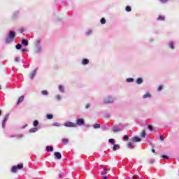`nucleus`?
I'll list each match as a JSON object with an SVG mask.
<instances>
[{"label":"nucleus","mask_w":179,"mask_h":179,"mask_svg":"<svg viewBox=\"0 0 179 179\" xmlns=\"http://www.w3.org/2000/svg\"><path fill=\"white\" fill-rule=\"evenodd\" d=\"M16 37V34L13 31H10L8 36L6 38V44H10Z\"/></svg>","instance_id":"obj_1"},{"label":"nucleus","mask_w":179,"mask_h":179,"mask_svg":"<svg viewBox=\"0 0 179 179\" xmlns=\"http://www.w3.org/2000/svg\"><path fill=\"white\" fill-rule=\"evenodd\" d=\"M64 127H70V128H75L76 127V124L72 122H66L64 123Z\"/></svg>","instance_id":"obj_2"},{"label":"nucleus","mask_w":179,"mask_h":179,"mask_svg":"<svg viewBox=\"0 0 179 179\" xmlns=\"http://www.w3.org/2000/svg\"><path fill=\"white\" fill-rule=\"evenodd\" d=\"M104 103H114V98H111L108 96L104 99Z\"/></svg>","instance_id":"obj_3"},{"label":"nucleus","mask_w":179,"mask_h":179,"mask_svg":"<svg viewBox=\"0 0 179 179\" xmlns=\"http://www.w3.org/2000/svg\"><path fill=\"white\" fill-rule=\"evenodd\" d=\"M76 124L77 125H83L85 124V120H83V118H79L76 120Z\"/></svg>","instance_id":"obj_4"},{"label":"nucleus","mask_w":179,"mask_h":179,"mask_svg":"<svg viewBox=\"0 0 179 179\" xmlns=\"http://www.w3.org/2000/svg\"><path fill=\"white\" fill-rule=\"evenodd\" d=\"M8 118H9V114L6 115V116L3 120L2 128H5V124L6 122V121H8Z\"/></svg>","instance_id":"obj_5"},{"label":"nucleus","mask_w":179,"mask_h":179,"mask_svg":"<svg viewBox=\"0 0 179 179\" xmlns=\"http://www.w3.org/2000/svg\"><path fill=\"white\" fill-rule=\"evenodd\" d=\"M36 73H37V69H34L33 72L30 75V79H34V76H36Z\"/></svg>","instance_id":"obj_6"},{"label":"nucleus","mask_w":179,"mask_h":179,"mask_svg":"<svg viewBox=\"0 0 179 179\" xmlns=\"http://www.w3.org/2000/svg\"><path fill=\"white\" fill-rule=\"evenodd\" d=\"M55 157H57L58 159V160H61V158L62 157V156L61 155L59 152H55Z\"/></svg>","instance_id":"obj_7"},{"label":"nucleus","mask_w":179,"mask_h":179,"mask_svg":"<svg viewBox=\"0 0 179 179\" xmlns=\"http://www.w3.org/2000/svg\"><path fill=\"white\" fill-rule=\"evenodd\" d=\"M23 100H24V96H21L17 102V106H18V104H20V103H22Z\"/></svg>","instance_id":"obj_8"},{"label":"nucleus","mask_w":179,"mask_h":179,"mask_svg":"<svg viewBox=\"0 0 179 179\" xmlns=\"http://www.w3.org/2000/svg\"><path fill=\"white\" fill-rule=\"evenodd\" d=\"M113 150L115 152V150H118L120 149V145L118 144H113Z\"/></svg>","instance_id":"obj_9"},{"label":"nucleus","mask_w":179,"mask_h":179,"mask_svg":"<svg viewBox=\"0 0 179 179\" xmlns=\"http://www.w3.org/2000/svg\"><path fill=\"white\" fill-rule=\"evenodd\" d=\"M46 151L47 152H54V148L52 146H47Z\"/></svg>","instance_id":"obj_10"},{"label":"nucleus","mask_w":179,"mask_h":179,"mask_svg":"<svg viewBox=\"0 0 179 179\" xmlns=\"http://www.w3.org/2000/svg\"><path fill=\"white\" fill-rule=\"evenodd\" d=\"M141 139L139 137L136 136V137L132 138L133 142H141Z\"/></svg>","instance_id":"obj_11"},{"label":"nucleus","mask_w":179,"mask_h":179,"mask_svg":"<svg viewBox=\"0 0 179 179\" xmlns=\"http://www.w3.org/2000/svg\"><path fill=\"white\" fill-rule=\"evenodd\" d=\"M121 131L118 127L115 126L113 127V132L115 134L117 132H120Z\"/></svg>","instance_id":"obj_12"},{"label":"nucleus","mask_w":179,"mask_h":179,"mask_svg":"<svg viewBox=\"0 0 179 179\" xmlns=\"http://www.w3.org/2000/svg\"><path fill=\"white\" fill-rule=\"evenodd\" d=\"M22 44H24V45H29V41H27V40H22Z\"/></svg>","instance_id":"obj_13"},{"label":"nucleus","mask_w":179,"mask_h":179,"mask_svg":"<svg viewBox=\"0 0 179 179\" xmlns=\"http://www.w3.org/2000/svg\"><path fill=\"white\" fill-rule=\"evenodd\" d=\"M87 64H89V59H84L83 60V65H87Z\"/></svg>","instance_id":"obj_14"},{"label":"nucleus","mask_w":179,"mask_h":179,"mask_svg":"<svg viewBox=\"0 0 179 179\" xmlns=\"http://www.w3.org/2000/svg\"><path fill=\"white\" fill-rule=\"evenodd\" d=\"M143 80L142 78H138L136 80V83L137 85H141V83H143Z\"/></svg>","instance_id":"obj_15"},{"label":"nucleus","mask_w":179,"mask_h":179,"mask_svg":"<svg viewBox=\"0 0 179 179\" xmlns=\"http://www.w3.org/2000/svg\"><path fill=\"white\" fill-rule=\"evenodd\" d=\"M107 173H108V171H107V169H103L101 172V176H106L107 175Z\"/></svg>","instance_id":"obj_16"},{"label":"nucleus","mask_w":179,"mask_h":179,"mask_svg":"<svg viewBox=\"0 0 179 179\" xmlns=\"http://www.w3.org/2000/svg\"><path fill=\"white\" fill-rule=\"evenodd\" d=\"M16 171H17V166H13L12 172L13 173H16Z\"/></svg>","instance_id":"obj_17"},{"label":"nucleus","mask_w":179,"mask_h":179,"mask_svg":"<svg viewBox=\"0 0 179 179\" xmlns=\"http://www.w3.org/2000/svg\"><path fill=\"white\" fill-rule=\"evenodd\" d=\"M59 90L60 92H62V93H64L65 92V90H64V87L62 85L59 86Z\"/></svg>","instance_id":"obj_18"},{"label":"nucleus","mask_w":179,"mask_h":179,"mask_svg":"<svg viewBox=\"0 0 179 179\" xmlns=\"http://www.w3.org/2000/svg\"><path fill=\"white\" fill-rule=\"evenodd\" d=\"M146 136V131L145 130H143L142 133H141V137L142 138H145Z\"/></svg>","instance_id":"obj_19"},{"label":"nucleus","mask_w":179,"mask_h":179,"mask_svg":"<svg viewBox=\"0 0 179 179\" xmlns=\"http://www.w3.org/2000/svg\"><path fill=\"white\" fill-rule=\"evenodd\" d=\"M127 146H128V148H129L130 149H134V144H132V143H129L128 144H127Z\"/></svg>","instance_id":"obj_20"},{"label":"nucleus","mask_w":179,"mask_h":179,"mask_svg":"<svg viewBox=\"0 0 179 179\" xmlns=\"http://www.w3.org/2000/svg\"><path fill=\"white\" fill-rule=\"evenodd\" d=\"M93 128H94V129L100 128V124H94Z\"/></svg>","instance_id":"obj_21"},{"label":"nucleus","mask_w":179,"mask_h":179,"mask_svg":"<svg viewBox=\"0 0 179 179\" xmlns=\"http://www.w3.org/2000/svg\"><path fill=\"white\" fill-rule=\"evenodd\" d=\"M41 93H42V94H43V96H47V95H48V91L43 90V91L41 92Z\"/></svg>","instance_id":"obj_22"},{"label":"nucleus","mask_w":179,"mask_h":179,"mask_svg":"<svg viewBox=\"0 0 179 179\" xmlns=\"http://www.w3.org/2000/svg\"><path fill=\"white\" fill-rule=\"evenodd\" d=\"M29 132L30 133L37 132V128H33V129H29Z\"/></svg>","instance_id":"obj_23"},{"label":"nucleus","mask_w":179,"mask_h":179,"mask_svg":"<svg viewBox=\"0 0 179 179\" xmlns=\"http://www.w3.org/2000/svg\"><path fill=\"white\" fill-rule=\"evenodd\" d=\"M17 169H18V170H20V169H23V164H18L17 166Z\"/></svg>","instance_id":"obj_24"},{"label":"nucleus","mask_w":179,"mask_h":179,"mask_svg":"<svg viewBox=\"0 0 179 179\" xmlns=\"http://www.w3.org/2000/svg\"><path fill=\"white\" fill-rule=\"evenodd\" d=\"M169 47H170L172 50H174V44L173 43V42H170V43H169Z\"/></svg>","instance_id":"obj_25"},{"label":"nucleus","mask_w":179,"mask_h":179,"mask_svg":"<svg viewBox=\"0 0 179 179\" xmlns=\"http://www.w3.org/2000/svg\"><path fill=\"white\" fill-rule=\"evenodd\" d=\"M48 120H52L53 116L52 114L47 115Z\"/></svg>","instance_id":"obj_26"},{"label":"nucleus","mask_w":179,"mask_h":179,"mask_svg":"<svg viewBox=\"0 0 179 179\" xmlns=\"http://www.w3.org/2000/svg\"><path fill=\"white\" fill-rule=\"evenodd\" d=\"M109 142L110 143H112V145H115V141H114L113 138H110Z\"/></svg>","instance_id":"obj_27"},{"label":"nucleus","mask_w":179,"mask_h":179,"mask_svg":"<svg viewBox=\"0 0 179 179\" xmlns=\"http://www.w3.org/2000/svg\"><path fill=\"white\" fill-rule=\"evenodd\" d=\"M17 50H20V48H22V45H20V43L17 44L15 46Z\"/></svg>","instance_id":"obj_28"},{"label":"nucleus","mask_w":179,"mask_h":179,"mask_svg":"<svg viewBox=\"0 0 179 179\" xmlns=\"http://www.w3.org/2000/svg\"><path fill=\"white\" fill-rule=\"evenodd\" d=\"M148 97H151L150 94H146L143 95V99H148Z\"/></svg>","instance_id":"obj_29"},{"label":"nucleus","mask_w":179,"mask_h":179,"mask_svg":"<svg viewBox=\"0 0 179 179\" xmlns=\"http://www.w3.org/2000/svg\"><path fill=\"white\" fill-rule=\"evenodd\" d=\"M101 24H106V19L104 18L101 19Z\"/></svg>","instance_id":"obj_30"},{"label":"nucleus","mask_w":179,"mask_h":179,"mask_svg":"<svg viewBox=\"0 0 179 179\" xmlns=\"http://www.w3.org/2000/svg\"><path fill=\"white\" fill-rule=\"evenodd\" d=\"M40 51H41V47L38 46V47L36 48V52H40Z\"/></svg>","instance_id":"obj_31"},{"label":"nucleus","mask_w":179,"mask_h":179,"mask_svg":"<svg viewBox=\"0 0 179 179\" xmlns=\"http://www.w3.org/2000/svg\"><path fill=\"white\" fill-rule=\"evenodd\" d=\"M157 20H164V16H159L158 18H157Z\"/></svg>","instance_id":"obj_32"},{"label":"nucleus","mask_w":179,"mask_h":179,"mask_svg":"<svg viewBox=\"0 0 179 179\" xmlns=\"http://www.w3.org/2000/svg\"><path fill=\"white\" fill-rule=\"evenodd\" d=\"M38 125V121L35 120V121L34 122V127H37Z\"/></svg>","instance_id":"obj_33"},{"label":"nucleus","mask_w":179,"mask_h":179,"mask_svg":"<svg viewBox=\"0 0 179 179\" xmlns=\"http://www.w3.org/2000/svg\"><path fill=\"white\" fill-rule=\"evenodd\" d=\"M127 82H134V78H129L127 79Z\"/></svg>","instance_id":"obj_34"},{"label":"nucleus","mask_w":179,"mask_h":179,"mask_svg":"<svg viewBox=\"0 0 179 179\" xmlns=\"http://www.w3.org/2000/svg\"><path fill=\"white\" fill-rule=\"evenodd\" d=\"M60 125L61 124L58 122H55V123L53 124V127H60Z\"/></svg>","instance_id":"obj_35"},{"label":"nucleus","mask_w":179,"mask_h":179,"mask_svg":"<svg viewBox=\"0 0 179 179\" xmlns=\"http://www.w3.org/2000/svg\"><path fill=\"white\" fill-rule=\"evenodd\" d=\"M62 142H64V143H68L69 141L67 138H63Z\"/></svg>","instance_id":"obj_36"},{"label":"nucleus","mask_w":179,"mask_h":179,"mask_svg":"<svg viewBox=\"0 0 179 179\" xmlns=\"http://www.w3.org/2000/svg\"><path fill=\"white\" fill-rule=\"evenodd\" d=\"M128 139H129V137H128L127 135H125V136L123 137V140H124V141H128Z\"/></svg>","instance_id":"obj_37"},{"label":"nucleus","mask_w":179,"mask_h":179,"mask_svg":"<svg viewBox=\"0 0 179 179\" xmlns=\"http://www.w3.org/2000/svg\"><path fill=\"white\" fill-rule=\"evenodd\" d=\"M127 12H131V8L129 6L126 7Z\"/></svg>","instance_id":"obj_38"},{"label":"nucleus","mask_w":179,"mask_h":179,"mask_svg":"<svg viewBox=\"0 0 179 179\" xmlns=\"http://www.w3.org/2000/svg\"><path fill=\"white\" fill-rule=\"evenodd\" d=\"M161 90H163V85H160L158 88V92H161Z\"/></svg>","instance_id":"obj_39"},{"label":"nucleus","mask_w":179,"mask_h":179,"mask_svg":"<svg viewBox=\"0 0 179 179\" xmlns=\"http://www.w3.org/2000/svg\"><path fill=\"white\" fill-rule=\"evenodd\" d=\"M148 129H150V131H153V127H152V125H148Z\"/></svg>","instance_id":"obj_40"},{"label":"nucleus","mask_w":179,"mask_h":179,"mask_svg":"<svg viewBox=\"0 0 179 179\" xmlns=\"http://www.w3.org/2000/svg\"><path fill=\"white\" fill-rule=\"evenodd\" d=\"M162 157L163 159H166V160H168V159H169V156H166V155H162Z\"/></svg>","instance_id":"obj_41"},{"label":"nucleus","mask_w":179,"mask_h":179,"mask_svg":"<svg viewBox=\"0 0 179 179\" xmlns=\"http://www.w3.org/2000/svg\"><path fill=\"white\" fill-rule=\"evenodd\" d=\"M87 36H89L90 34H92V30H89L87 33H86Z\"/></svg>","instance_id":"obj_42"},{"label":"nucleus","mask_w":179,"mask_h":179,"mask_svg":"<svg viewBox=\"0 0 179 179\" xmlns=\"http://www.w3.org/2000/svg\"><path fill=\"white\" fill-rule=\"evenodd\" d=\"M56 99H57V100H60V99H61V95H57V96H56Z\"/></svg>","instance_id":"obj_43"},{"label":"nucleus","mask_w":179,"mask_h":179,"mask_svg":"<svg viewBox=\"0 0 179 179\" xmlns=\"http://www.w3.org/2000/svg\"><path fill=\"white\" fill-rule=\"evenodd\" d=\"M159 139H160L161 141H164V137L161 135V136H159Z\"/></svg>","instance_id":"obj_44"},{"label":"nucleus","mask_w":179,"mask_h":179,"mask_svg":"<svg viewBox=\"0 0 179 179\" xmlns=\"http://www.w3.org/2000/svg\"><path fill=\"white\" fill-rule=\"evenodd\" d=\"M15 62H19V57H15Z\"/></svg>","instance_id":"obj_45"},{"label":"nucleus","mask_w":179,"mask_h":179,"mask_svg":"<svg viewBox=\"0 0 179 179\" xmlns=\"http://www.w3.org/2000/svg\"><path fill=\"white\" fill-rule=\"evenodd\" d=\"M90 107V103H87L85 106V108H89Z\"/></svg>","instance_id":"obj_46"},{"label":"nucleus","mask_w":179,"mask_h":179,"mask_svg":"<svg viewBox=\"0 0 179 179\" xmlns=\"http://www.w3.org/2000/svg\"><path fill=\"white\" fill-rule=\"evenodd\" d=\"M150 163V164H153V163H155V159H151Z\"/></svg>","instance_id":"obj_47"},{"label":"nucleus","mask_w":179,"mask_h":179,"mask_svg":"<svg viewBox=\"0 0 179 179\" xmlns=\"http://www.w3.org/2000/svg\"><path fill=\"white\" fill-rule=\"evenodd\" d=\"M160 1H161V2L166 3V2H167V1H169V0H160Z\"/></svg>","instance_id":"obj_48"},{"label":"nucleus","mask_w":179,"mask_h":179,"mask_svg":"<svg viewBox=\"0 0 179 179\" xmlns=\"http://www.w3.org/2000/svg\"><path fill=\"white\" fill-rule=\"evenodd\" d=\"M137 177H138V176L134 175V176H133V179L137 178Z\"/></svg>","instance_id":"obj_49"},{"label":"nucleus","mask_w":179,"mask_h":179,"mask_svg":"<svg viewBox=\"0 0 179 179\" xmlns=\"http://www.w3.org/2000/svg\"><path fill=\"white\" fill-rule=\"evenodd\" d=\"M26 51H27V50H26V49H22V52H26Z\"/></svg>","instance_id":"obj_50"},{"label":"nucleus","mask_w":179,"mask_h":179,"mask_svg":"<svg viewBox=\"0 0 179 179\" xmlns=\"http://www.w3.org/2000/svg\"><path fill=\"white\" fill-rule=\"evenodd\" d=\"M152 153H155L156 152V150L155 149H152Z\"/></svg>","instance_id":"obj_51"},{"label":"nucleus","mask_w":179,"mask_h":179,"mask_svg":"<svg viewBox=\"0 0 179 179\" xmlns=\"http://www.w3.org/2000/svg\"><path fill=\"white\" fill-rule=\"evenodd\" d=\"M62 178V175H59V178Z\"/></svg>","instance_id":"obj_52"},{"label":"nucleus","mask_w":179,"mask_h":179,"mask_svg":"<svg viewBox=\"0 0 179 179\" xmlns=\"http://www.w3.org/2000/svg\"><path fill=\"white\" fill-rule=\"evenodd\" d=\"M103 179H107V176H103Z\"/></svg>","instance_id":"obj_53"},{"label":"nucleus","mask_w":179,"mask_h":179,"mask_svg":"<svg viewBox=\"0 0 179 179\" xmlns=\"http://www.w3.org/2000/svg\"><path fill=\"white\" fill-rule=\"evenodd\" d=\"M0 115H1V110H0Z\"/></svg>","instance_id":"obj_54"}]
</instances>
